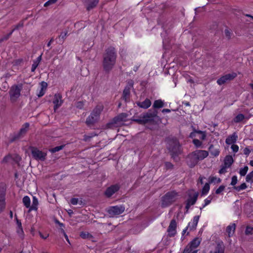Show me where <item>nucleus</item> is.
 Wrapping results in <instances>:
<instances>
[{"label": "nucleus", "instance_id": "f257e3e1", "mask_svg": "<svg viewBox=\"0 0 253 253\" xmlns=\"http://www.w3.org/2000/svg\"><path fill=\"white\" fill-rule=\"evenodd\" d=\"M117 57L116 49L113 46L108 47L103 55L102 67L106 73H109L114 68Z\"/></svg>", "mask_w": 253, "mask_h": 253}, {"label": "nucleus", "instance_id": "f03ea898", "mask_svg": "<svg viewBox=\"0 0 253 253\" xmlns=\"http://www.w3.org/2000/svg\"><path fill=\"white\" fill-rule=\"evenodd\" d=\"M167 149L171 157L176 160L182 152V146L179 140L175 137H169L165 140Z\"/></svg>", "mask_w": 253, "mask_h": 253}, {"label": "nucleus", "instance_id": "7ed1b4c3", "mask_svg": "<svg viewBox=\"0 0 253 253\" xmlns=\"http://www.w3.org/2000/svg\"><path fill=\"white\" fill-rule=\"evenodd\" d=\"M155 120H160L158 116V111L156 110H149L146 113L142 114L139 118L133 120L139 124L145 125L149 123L154 122Z\"/></svg>", "mask_w": 253, "mask_h": 253}, {"label": "nucleus", "instance_id": "20e7f679", "mask_svg": "<svg viewBox=\"0 0 253 253\" xmlns=\"http://www.w3.org/2000/svg\"><path fill=\"white\" fill-rule=\"evenodd\" d=\"M178 194L174 191L167 192L161 199V207L163 208L169 206L176 201Z\"/></svg>", "mask_w": 253, "mask_h": 253}, {"label": "nucleus", "instance_id": "39448f33", "mask_svg": "<svg viewBox=\"0 0 253 253\" xmlns=\"http://www.w3.org/2000/svg\"><path fill=\"white\" fill-rule=\"evenodd\" d=\"M103 110V107L97 105L93 110L90 115L86 118L85 123L87 126H90L96 123L99 119L100 115Z\"/></svg>", "mask_w": 253, "mask_h": 253}, {"label": "nucleus", "instance_id": "423d86ee", "mask_svg": "<svg viewBox=\"0 0 253 253\" xmlns=\"http://www.w3.org/2000/svg\"><path fill=\"white\" fill-rule=\"evenodd\" d=\"M22 84H14L9 90L10 100L11 102H15L21 95V91L22 89Z\"/></svg>", "mask_w": 253, "mask_h": 253}, {"label": "nucleus", "instance_id": "0eeeda50", "mask_svg": "<svg viewBox=\"0 0 253 253\" xmlns=\"http://www.w3.org/2000/svg\"><path fill=\"white\" fill-rule=\"evenodd\" d=\"M134 82L132 80H129L127 81L126 85L125 87L121 99L125 102H128L130 100V89L133 88Z\"/></svg>", "mask_w": 253, "mask_h": 253}, {"label": "nucleus", "instance_id": "6e6552de", "mask_svg": "<svg viewBox=\"0 0 253 253\" xmlns=\"http://www.w3.org/2000/svg\"><path fill=\"white\" fill-rule=\"evenodd\" d=\"M33 158L37 161H44L46 159V153L39 150L37 148H30Z\"/></svg>", "mask_w": 253, "mask_h": 253}, {"label": "nucleus", "instance_id": "1a4fd4ad", "mask_svg": "<svg viewBox=\"0 0 253 253\" xmlns=\"http://www.w3.org/2000/svg\"><path fill=\"white\" fill-rule=\"evenodd\" d=\"M128 115L126 113H122L114 117L111 122L107 124L108 128H111L114 126V125L122 122L126 121Z\"/></svg>", "mask_w": 253, "mask_h": 253}, {"label": "nucleus", "instance_id": "9d476101", "mask_svg": "<svg viewBox=\"0 0 253 253\" xmlns=\"http://www.w3.org/2000/svg\"><path fill=\"white\" fill-rule=\"evenodd\" d=\"M234 163V159L232 156L227 155L224 158L223 165L221 166L219 170L220 174H223L227 172L226 169L230 168Z\"/></svg>", "mask_w": 253, "mask_h": 253}, {"label": "nucleus", "instance_id": "9b49d317", "mask_svg": "<svg viewBox=\"0 0 253 253\" xmlns=\"http://www.w3.org/2000/svg\"><path fill=\"white\" fill-rule=\"evenodd\" d=\"M237 76V74L235 72L226 74L218 79L217 83L218 85H221L229 81L233 80Z\"/></svg>", "mask_w": 253, "mask_h": 253}, {"label": "nucleus", "instance_id": "f8f14e48", "mask_svg": "<svg viewBox=\"0 0 253 253\" xmlns=\"http://www.w3.org/2000/svg\"><path fill=\"white\" fill-rule=\"evenodd\" d=\"M125 210L123 206H116L110 207L107 211L110 216H114L122 214Z\"/></svg>", "mask_w": 253, "mask_h": 253}, {"label": "nucleus", "instance_id": "ddd939ff", "mask_svg": "<svg viewBox=\"0 0 253 253\" xmlns=\"http://www.w3.org/2000/svg\"><path fill=\"white\" fill-rule=\"evenodd\" d=\"M199 160L194 152L189 154L186 158V163L188 166L192 168L194 167L198 163Z\"/></svg>", "mask_w": 253, "mask_h": 253}, {"label": "nucleus", "instance_id": "4468645a", "mask_svg": "<svg viewBox=\"0 0 253 253\" xmlns=\"http://www.w3.org/2000/svg\"><path fill=\"white\" fill-rule=\"evenodd\" d=\"M5 190L4 186H0V213L4 211L5 208Z\"/></svg>", "mask_w": 253, "mask_h": 253}, {"label": "nucleus", "instance_id": "2eb2a0df", "mask_svg": "<svg viewBox=\"0 0 253 253\" xmlns=\"http://www.w3.org/2000/svg\"><path fill=\"white\" fill-rule=\"evenodd\" d=\"M86 10L89 11L96 7L99 0H82Z\"/></svg>", "mask_w": 253, "mask_h": 253}, {"label": "nucleus", "instance_id": "dca6fc26", "mask_svg": "<svg viewBox=\"0 0 253 253\" xmlns=\"http://www.w3.org/2000/svg\"><path fill=\"white\" fill-rule=\"evenodd\" d=\"M177 224L176 220L174 219H172L168 227L167 231L169 233V237H173L176 233V228Z\"/></svg>", "mask_w": 253, "mask_h": 253}, {"label": "nucleus", "instance_id": "f3484780", "mask_svg": "<svg viewBox=\"0 0 253 253\" xmlns=\"http://www.w3.org/2000/svg\"><path fill=\"white\" fill-rule=\"evenodd\" d=\"M119 189L120 186L118 184L113 185L106 189L105 194L107 197H110Z\"/></svg>", "mask_w": 253, "mask_h": 253}, {"label": "nucleus", "instance_id": "a211bd4d", "mask_svg": "<svg viewBox=\"0 0 253 253\" xmlns=\"http://www.w3.org/2000/svg\"><path fill=\"white\" fill-rule=\"evenodd\" d=\"M62 96L60 94H55L54 96L53 103L54 105V109L55 110L59 108L63 103V101L61 99Z\"/></svg>", "mask_w": 253, "mask_h": 253}, {"label": "nucleus", "instance_id": "6ab92c4d", "mask_svg": "<svg viewBox=\"0 0 253 253\" xmlns=\"http://www.w3.org/2000/svg\"><path fill=\"white\" fill-rule=\"evenodd\" d=\"M135 104L139 107L143 108L144 109H146L151 105L152 103L151 100L149 99L146 98L144 101L142 102L136 101L135 102Z\"/></svg>", "mask_w": 253, "mask_h": 253}, {"label": "nucleus", "instance_id": "aec40b11", "mask_svg": "<svg viewBox=\"0 0 253 253\" xmlns=\"http://www.w3.org/2000/svg\"><path fill=\"white\" fill-rule=\"evenodd\" d=\"M194 152L199 161L204 159L209 155L208 152L205 150H196Z\"/></svg>", "mask_w": 253, "mask_h": 253}, {"label": "nucleus", "instance_id": "412c9836", "mask_svg": "<svg viewBox=\"0 0 253 253\" xmlns=\"http://www.w3.org/2000/svg\"><path fill=\"white\" fill-rule=\"evenodd\" d=\"M198 192H195L193 196H192L191 194H189L188 198L186 200V202H187V203L189 204L192 206L194 205L196 203L198 199Z\"/></svg>", "mask_w": 253, "mask_h": 253}, {"label": "nucleus", "instance_id": "4be33fe9", "mask_svg": "<svg viewBox=\"0 0 253 253\" xmlns=\"http://www.w3.org/2000/svg\"><path fill=\"white\" fill-rule=\"evenodd\" d=\"M199 218V215L195 216L193 218L192 223H189L188 226V227H189V229L190 231L195 230L196 229V227L197 226Z\"/></svg>", "mask_w": 253, "mask_h": 253}, {"label": "nucleus", "instance_id": "5701e85b", "mask_svg": "<svg viewBox=\"0 0 253 253\" xmlns=\"http://www.w3.org/2000/svg\"><path fill=\"white\" fill-rule=\"evenodd\" d=\"M209 151L210 154L214 157H217L218 156L220 152L219 149L215 147L213 144H211L210 145Z\"/></svg>", "mask_w": 253, "mask_h": 253}, {"label": "nucleus", "instance_id": "b1692460", "mask_svg": "<svg viewBox=\"0 0 253 253\" xmlns=\"http://www.w3.org/2000/svg\"><path fill=\"white\" fill-rule=\"evenodd\" d=\"M196 134H200L201 136L199 138L202 140H204L206 138V135L203 131L201 130H196L195 129L190 133L189 136L191 138L195 137H196Z\"/></svg>", "mask_w": 253, "mask_h": 253}, {"label": "nucleus", "instance_id": "393cba45", "mask_svg": "<svg viewBox=\"0 0 253 253\" xmlns=\"http://www.w3.org/2000/svg\"><path fill=\"white\" fill-rule=\"evenodd\" d=\"M201 243V240L199 238H195L192 241L190 242V243L187 245V246H189L191 247V249L192 250H194V249L197 248Z\"/></svg>", "mask_w": 253, "mask_h": 253}, {"label": "nucleus", "instance_id": "a878e982", "mask_svg": "<svg viewBox=\"0 0 253 253\" xmlns=\"http://www.w3.org/2000/svg\"><path fill=\"white\" fill-rule=\"evenodd\" d=\"M235 228L236 224L235 223H232L226 227V231L228 233V236L229 237L233 235L235 230Z\"/></svg>", "mask_w": 253, "mask_h": 253}, {"label": "nucleus", "instance_id": "bb28decb", "mask_svg": "<svg viewBox=\"0 0 253 253\" xmlns=\"http://www.w3.org/2000/svg\"><path fill=\"white\" fill-rule=\"evenodd\" d=\"M47 86V83L44 82H42L41 83V89L37 94L39 97H41L44 94L45 90L46 89Z\"/></svg>", "mask_w": 253, "mask_h": 253}, {"label": "nucleus", "instance_id": "cd10ccee", "mask_svg": "<svg viewBox=\"0 0 253 253\" xmlns=\"http://www.w3.org/2000/svg\"><path fill=\"white\" fill-rule=\"evenodd\" d=\"M30 125L28 123H25L20 129L19 132L23 137L27 132Z\"/></svg>", "mask_w": 253, "mask_h": 253}, {"label": "nucleus", "instance_id": "c85d7f7f", "mask_svg": "<svg viewBox=\"0 0 253 253\" xmlns=\"http://www.w3.org/2000/svg\"><path fill=\"white\" fill-rule=\"evenodd\" d=\"M16 221L17 225V233L20 236H22L23 235L24 232L23 230L21 222L17 217H16Z\"/></svg>", "mask_w": 253, "mask_h": 253}, {"label": "nucleus", "instance_id": "c756f323", "mask_svg": "<svg viewBox=\"0 0 253 253\" xmlns=\"http://www.w3.org/2000/svg\"><path fill=\"white\" fill-rule=\"evenodd\" d=\"M164 106V103L161 99L156 100L153 104V110L159 109Z\"/></svg>", "mask_w": 253, "mask_h": 253}, {"label": "nucleus", "instance_id": "7c9ffc66", "mask_svg": "<svg viewBox=\"0 0 253 253\" xmlns=\"http://www.w3.org/2000/svg\"><path fill=\"white\" fill-rule=\"evenodd\" d=\"M41 60H42V54L41 55H40L36 59V60L34 61L32 65V68H31V71L32 72H35L36 69L39 66V64L40 62L41 61Z\"/></svg>", "mask_w": 253, "mask_h": 253}, {"label": "nucleus", "instance_id": "2f4dec72", "mask_svg": "<svg viewBox=\"0 0 253 253\" xmlns=\"http://www.w3.org/2000/svg\"><path fill=\"white\" fill-rule=\"evenodd\" d=\"M237 138V136L234 134L231 136H228L226 139L225 142L226 144L229 145L233 144L236 142Z\"/></svg>", "mask_w": 253, "mask_h": 253}, {"label": "nucleus", "instance_id": "473e14b6", "mask_svg": "<svg viewBox=\"0 0 253 253\" xmlns=\"http://www.w3.org/2000/svg\"><path fill=\"white\" fill-rule=\"evenodd\" d=\"M38 200L36 197H33V202L32 205L31 206L29 209V211L32 210H37L38 209Z\"/></svg>", "mask_w": 253, "mask_h": 253}, {"label": "nucleus", "instance_id": "72a5a7b5", "mask_svg": "<svg viewBox=\"0 0 253 253\" xmlns=\"http://www.w3.org/2000/svg\"><path fill=\"white\" fill-rule=\"evenodd\" d=\"M22 202L24 204V205L27 208H30L31 206V200L30 198L27 196H24L22 199Z\"/></svg>", "mask_w": 253, "mask_h": 253}, {"label": "nucleus", "instance_id": "f704fd0d", "mask_svg": "<svg viewBox=\"0 0 253 253\" xmlns=\"http://www.w3.org/2000/svg\"><path fill=\"white\" fill-rule=\"evenodd\" d=\"M22 136L20 134L19 132L15 133L10 136V141L13 142L17 140H18L22 138Z\"/></svg>", "mask_w": 253, "mask_h": 253}, {"label": "nucleus", "instance_id": "c9c22d12", "mask_svg": "<svg viewBox=\"0 0 253 253\" xmlns=\"http://www.w3.org/2000/svg\"><path fill=\"white\" fill-rule=\"evenodd\" d=\"M12 161H14L15 163L19 164V162L21 160V157L17 154H11Z\"/></svg>", "mask_w": 253, "mask_h": 253}, {"label": "nucleus", "instance_id": "e433bc0d", "mask_svg": "<svg viewBox=\"0 0 253 253\" xmlns=\"http://www.w3.org/2000/svg\"><path fill=\"white\" fill-rule=\"evenodd\" d=\"M68 35V31H66L64 32H62L60 35L58 36L59 41L63 43L64 40L66 39V37Z\"/></svg>", "mask_w": 253, "mask_h": 253}, {"label": "nucleus", "instance_id": "4c0bfd02", "mask_svg": "<svg viewBox=\"0 0 253 253\" xmlns=\"http://www.w3.org/2000/svg\"><path fill=\"white\" fill-rule=\"evenodd\" d=\"M210 190V185L206 183L203 187L202 191V196L206 195Z\"/></svg>", "mask_w": 253, "mask_h": 253}, {"label": "nucleus", "instance_id": "58836bf2", "mask_svg": "<svg viewBox=\"0 0 253 253\" xmlns=\"http://www.w3.org/2000/svg\"><path fill=\"white\" fill-rule=\"evenodd\" d=\"M245 118V116L242 114H240L237 115L235 118L234 119V121L235 123H239L242 121Z\"/></svg>", "mask_w": 253, "mask_h": 253}, {"label": "nucleus", "instance_id": "ea45409f", "mask_svg": "<svg viewBox=\"0 0 253 253\" xmlns=\"http://www.w3.org/2000/svg\"><path fill=\"white\" fill-rule=\"evenodd\" d=\"M12 160L11 154H9L5 156L1 162V164H6Z\"/></svg>", "mask_w": 253, "mask_h": 253}, {"label": "nucleus", "instance_id": "a19ab883", "mask_svg": "<svg viewBox=\"0 0 253 253\" xmlns=\"http://www.w3.org/2000/svg\"><path fill=\"white\" fill-rule=\"evenodd\" d=\"M247 187V185L245 183H243L238 186H234L233 188L236 190L237 191H240L245 189Z\"/></svg>", "mask_w": 253, "mask_h": 253}, {"label": "nucleus", "instance_id": "79ce46f5", "mask_svg": "<svg viewBox=\"0 0 253 253\" xmlns=\"http://www.w3.org/2000/svg\"><path fill=\"white\" fill-rule=\"evenodd\" d=\"M197 250H192L191 247L186 246L182 253H197Z\"/></svg>", "mask_w": 253, "mask_h": 253}, {"label": "nucleus", "instance_id": "37998d69", "mask_svg": "<svg viewBox=\"0 0 253 253\" xmlns=\"http://www.w3.org/2000/svg\"><path fill=\"white\" fill-rule=\"evenodd\" d=\"M80 237L83 239H87L92 237V235L88 232H82L80 233Z\"/></svg>", "mask_w": 253, "mask_h": 253}, {"label": "nucleus", "instance_id": "c03bdc74", "mask_svg": "<svg viewBox=\"0 0 253 253\" xmlns=\"http://www.w3.org/2000/svg\"><path fill=\"white\" fill-rule=\"evenodd\" d=\"M64 147V145L56 146L50 150V151L51 153H55L56 152L59 151L60 150H62Z\"/></svg>", "mask_w": 253, "mask_h": 253}, {"label": "nucleus", "instance_id": "a18cd8bd", "mask_svg": "<svg viewBox=\"0 0 253 253\" xmlns=\"http://www.w3.org/2000/svg\"><path fill=\"white\" fill-rule=\"evenodd\" d=\"M248 170V166H245L243 168H242L240 169L239 173L242 176H245Z\"/></svg>", "mask_w": 253, "mask_h": 253}, {"label": "nucleus", "instance_id": "49530a36", "mask_svg": "<svg viewBox=\"0 0 253 253\" xmlns=\"http://www.w3.org/2000/svg\"><path fill=\"white\" fill-rule=\"evenodd\" d=\"M224 34L226 38L229 40L231 39L232 33L231 31L228 28H226L224 30Z\"/></svg>", "mask_w": 253, "mask_h": 253}, {"label": "nucleus", "instance_id": "de8ad7c7", "mask_svg": "<svg viewBox=\"0 0 253 253\" xmlns=\"http://www.w3.org/2000/svg\"><path fill=\"white\" fill-rule=\"evenodd\" d=\"M212 197L211 196H210L205 200V204L203 205V208H205L206 206L210 204L212 200Z\"/></svg>", "mask_w": 253, "mask_h": 253}, {"label": "nucleus", "instance_id": "09e8293b", "mask_svg": "<svg viewBox=\"0 0 253 253\" xmlns=\"http://www.w3.org/2000/svg\"><path fill=\"white\" fill-rule=\"evenodd\" d=\"M253 228L250 226H247L245 234L247 235H252L253 234Z\"/></svg>", "mask_w": 253, "mask_h": 253}, {"label": "nucleus", "instance_id": "8fccbe9b", "mask_svg": "<svg viewBox=\"0 0 253 253\" xmlns=\"http://www.w3.org/2000/svg\"><path fill=\"white\" fill-rule=\"evenodd\" d=\"M217 182L220 183L221 182V179L219 178H216L215 177H211L210 178L209 182L213 183V182Z\"/></svg>", "mask_w": 253, "mask_h": 253}, {"label": "nucleus", "instance_id": "3c124183", "mask_svg": "<svg viewBox=\"0 0 253 253\" xmlns=\"http://www.w3.org/2000/svg\"><path fill=\"white\" fill-rule=\"evenodd\" d=\"M75 106L78 109H82L84 106V102L81 101H78L76 102Z\"/></svg>", "mask_w": 253, "mask_h": 253}, {"label": "nucleus", "instance_id": "603ef678", "mask_svg": "<svg viewBox=\"0 0 253 253\" xmlns=\"http://www.w3.org/2000/svg\"><path fill=\"white\" fill-rule=\"evenodd\" d=\"M193 143L196 146V147H200L202 144V142L197 139H193Z\"/></svg>", "mask_w": 253, "mask_h": 253}, {"label": "nucleus", "instance_id": "864d4df0", "mask_svg": "<svg viewBox=\"0 0 253 253\" xmlns=\"http://www.w3.org/2000/svg\"><path fill=\"white\" fill-rule=\"evenodd\" d=\"M253 178V170L248 174L246 177V180L247 182H250L252 180Z\"/></svg>", "mask_w": 253, "mask_h": 253}, {"label": "nucleus", "instance_id": "5fc2aeb1", "mask_svg": "<svg viewBox=\"0 0 253 253\" xmlns=\"http://www.w3.org/2000/svg\"><path fill=\"white\" fill-rule=\"evenodd\" d=\"M165 166L167 169H172L173 168V165L169 162H167L165 163Z\"/></svg>", "mask_w": 253, "mask_h": 253}, {"label": "nucleus", "instance_id": "6e6d98bb", "mask_svg": "<svg viewBox=\"0 0 253 253\" xmlns=\"http://www.w3.org/2000/svg\"><path fill=\"white\" fill-rule=\"evenodd\" d=\"M225 189V186L224 185H220L218 188H217L215 191V193L216 194H220Z\"/></svg>", "mask_w": 253, "mask_h": 253}, {"label": "nucleus", "instance_id": "4d7b16f0", "mask_svg": "<svg viewBox=\"0 0 253 253\" xmlns=\"http://www.w3.org/2000/svg\"><path fill=\"white\" fill-rule=\"evenodd\" d=\"M23 25H24L23 22L21 21L18 24H17L16 25L14 26V28L13 29L14 31L17 30L19 28H21L23 27Z\"/></svg>", "mask_w": 253, "mask_h": 253}, {"label": "nucleus", "instance_id": "13d9d810", "mask_svg": "<svg viewBox=\"0 0 253 253\" xmlns=\"http://www.w3.org/2000/svg\"><path fill=\"white\" fill-rule=\"evenodd\" d=\"M237 181H238L237 177L236 175H234L232 177V180H231L230 185L235 186V185L237 183Z\"/></svg>", "mask_w": 253, "mask_h": 253}, {"label": "nucleus", "instance_id": "bf43d9fd", "mask_svg": "<svg viewBox=\"0 0 253 253\" xmlns=\"http://www.w3.org/2000/svg\"><path fill=\"white\" fill-rule=\"evenodd\" d=\"M57 0H48L44 4V6L46 7L57 2Z\"/></svg>", "mask_w": 253, "mask_h": 253}, {"label": "nucleus", "instance_id": "052dcab7", "mask_svg": "<svg viewBox=\"0 0 253 253\" xmlns=\"http://www.w3.org/2000/svg\"><path fill=\"white\" fill-rule=\"evenodd\" d=\"M214 253H224V250L221 247H217Z\"/></svg>", "mask_w": 253, "mask_h": 253}, {"label": "nucleus", "instance_id": "680f3d73", "mask_svg": "<svg viewBox=\"0 0 253 253\" xmlns=\"http://www.w3.org/2000/svg\"><path fill=\"white\" fill-rule=\"evenodd\" d=\"M92 137H93V135L89 136V135H84V136L83 140L85 142L89 141Z\"/></svg>", "mask_w": 253, "mask_h": 253}, {"label": "nucleus", "instance_id": "e2e57ef3", "mask_svg": "<svg viewBox=\"0 0 253 253\" xmlns=\"http://www.w3.org/2000/svg\"><path fill=\"white\" fill-rule=\"evenodd\" d=\"M79 199L78 198H72L71 199L70 202L73 205H76L78 203Z\"/></svg>", "mask_w": 253, "mask_h": 253}, {"label": "nucleus", "instance_id": "0e129e2a", "mask_svg": "<svg viewBox=\"0 0 253 253\" xmlns=\"http://www.w3.org/2000/svg\"><path fill=\"white\" fill-rule=\"evenodd\" d=\"M231 149H232L233 152H237L238 151L239 147L237 145L233 144L231 146Z\"/></svg>", "mask_w": 253, "mask_h": 253}, {"label": "nucleus", "instance_id": "69168bd1", "mask_svg": "<svg viewBox=\"0 0 253 253\" xmlns=\"http://www.w3.org/2000/svg\"><path fill=\"white\" fill-rule=\"evenodd\" d=\"M243 152L245 155L248 156L251 152V150L248 147H246L244 149Z\"/></svg>", "mask_w": 253, "mask_h": 253}, {"label": "nucleus", "instance_id": "338daca9", "mask_svg": "<svg viewBox=\"0 0 253 253\" xmlns=\"http://www.w3.org/2000/svg\"><path fill=\"white\" fill-rule=\"evenodd\" d=\"M9 37L7 35H5L3 37L0 38V43H1L2 42L7 41L9 39Z\"/></svg>", "mask_w": 253, "mask_h": 253}, {"label": "nucleus", "instance_id": "774afa93", "mask_svg": "<svg viewBox=\"0 0 253 253\" xmlns=\"http://www.w3.org/2000/svg\"><path fill=\"white\" fill-rule=\"evenodd\" d=\"M191 206V205H190L189 204H188L186 202V206H185L186 211L185 212V213H188L189 209Z\"/></svg>", "mask_w": 253, "mask_h": 253}]
</instances>
